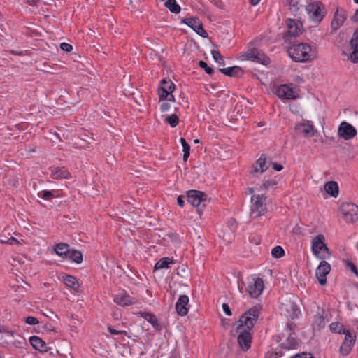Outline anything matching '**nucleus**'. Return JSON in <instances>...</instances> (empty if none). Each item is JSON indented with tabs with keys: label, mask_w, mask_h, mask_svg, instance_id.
Returning a JSON list of instances; mask_svg holds the SVG:
<instances>
[{
	"label": "nucleus",
	"mask_w": 358,
	"mask_h": 358,
	"mask_svg": "<svg viewBox=\"0 0 358 358\" xmlns=\"http://www.w3.org/2000/svg\"><path fill=\"white\" fill-rule=\"evenodd\" d=\"M166 100H167L168 101H170V102H174L175 101V97L172 94V93H170V94L169 95L168 98L166 99Z\"/></svg>",
	"instance_id": "0e129e2a"
},
{
	"label": "nucleus",
	"mask_w": 358,
	"mask_h": 358,
	"mask_svg": "<svg viewBox=\"0 0 358 358\" xmlns=\"http://www.w3.org/2000/svg\"><path fill=\"white\" fill-rule=\"evenodd\" d=\"M211 54H212L213 58L214 59L215 61L218 62L220 64H222V65L224 64V58L221 55V54L220 53L219 51L213 50L211 51Z\"/></svg>",
	"instance_id": "79ce46f5"
},
{
	"label": "nucleus",
	"mask_w": 358,
	"mask_h": 358,
	"mask_svg": "<svg viewBox=\"0 0 358 358\" xmlns=\"http://www.w3.org/2000/svg\"><path fill=\"white\" fill-rule=\"evenodd\" d=\"M272 168L277 171H280L283 169L281 164H279L276 162L272 163Z\"/></svg>",
	"instance_id": "13d9d810"
},
{
	"label": "nucleus",
	"mask_w": 358,
	"mask_h": 358,
	"mask_svg": "<svg viewBox=\"0 0 358 358\" xmlns=\"http://www.w3.org/2000/svg\"><path fill=\"white\" fill-rule=\"evenodd\" d=\"M311 250L313 255L320 259H326L331 256V252L325 243V237L323 234H318L312 238Z\"/></svg>",
	"instance_id": "7ed1b4c3"
},
{
	"label": "nucleus",
	"mask_w": 358,
	"mask_h": 358,
	"mask_svg": "<svg viewBox=\"0 0 358 358\" xmlns=\"http://www.w3.org/2000/svg\"><path fill=\"white\" fill-rule=\"evenodd\" d=\"M259 1L260 0H250V3L252 6H256L257 4L259 3Z\"/></svg>",
	"instance_id": "338daca9"
},
{
	"label": "nucleus",
	"mask_w": 358,
	"mask_h": 358,
	"mask_svg": "<svg viewBox=\"0 0 358 358\" xmlns=\"http://www.w3.org/2000/svg\"><path fill=\"white\" fill-rule=\"evenodd\" d=\"M55 252L63 259L68 257L69 245L64 243H59L55 245Z\"/></svg>",
	"instance_id": "bb28decb"
},
{
	"label": "nucleus",
	"mask_w": 358,
	"mask_h": 358,
	"mask_svg": "<svg viewBox=\"0 0 358 358\" xmlns=\"http://www.w3.org/2000/svg\"><path fill=\"white\" fill-rule=\"evenodd\" d=\"M49 350H50V348H48L46 343L43 341V345H42L37 350L41 352H48Z\"/></svg>",
	"instance_id": "bf43d9fd"
},
{
	"label": "nucleus",
	"mask_w": 358,
	"mask_h": 358,
	"mask_svg": "<svg viewBox=\"0 0 358 358\" xmlns=\"http://www.w3.org/2000/svg\"><path fill=\"white\" fill-rule=\"evenodd\" d=\"M330 331L333 333L345 334L348 330L338 322H333L329 325Z\"/></svg>",
	"instance_id": "2f4dec72"
},
{
	"label": "nucleus",
	"mask_w": 358,
	"mask_h": 358,
	"mask_svg": "<svg viewBox=\"0 0 358 358\" xmlns=\"http://www.w3.org/2000/svg\"><path fill=\"white\" fill-rule=\"evenodd\" d=\"M247 192L248 194H252L254 193V189L252 187H248Z\"/></svg>",
	"instance_id": "774afa93"
},
{
	"label": "nucleus",
	"mask_w": 358,
	"mask_h": 358,
	"mask_svg": "<svg viewBox=\"0 0 358 358\" xmlns=\"http://www.w3.org/2000/svg\"><path fill=\"white\" fill-rule=\"evenodd\" d=\"M51 173L53 179H69L71 177L68 170L62 167L51 169Z\"/></svg>",
	"instance_id": "393cba45"
},
{
	"label": "nucleus",
	"mask_w": 358,
	"mask_h": 358,
	"mask_svg": "<svg viewBox=\"0 0 358 358\" xmlns=\"http://www.w3.org/2000/svg\"><path fill=\"white\" fill-rule=\"evenodd\" d=\"M271 255L274 258H280L285 255V251L281 246H275L271 250Z\"/></svg>",
	"instance_id": "ea45409f"
},
{
	"label": "nucleus",
	"mask_w": 358,
	"mask_h": 358,
	"mask_svg": "<svg viewBox=\"0 0 358 358\" xmlns=\"http://www.w3.org/2000/svg\"><path fill=\"white\" fill-rule=\"evenodd\" d=\"M278 184L277 181L275 180H265L262 185L260 186L261 190H267L270 187L275 186Z\"/></svg>",
	"instance_id": "a19ab883"
},
{
	"label": "nucleus",
	"mask_w": 358,
	"mask_h": 358,
	"mask_svg": "<svg viewBox=\"0 0 358 358\" xmlns=\"http://www.w3.org/2000/svg\"><path fill=\"white\" fill-rule=\"evenodd\" d=\"M176 274L183 279H188L189 270L187 266L185 264L179 266L176 269Z\"/></svg>",
	"instance_id": "72a5a7b5"
},
{
	"label": "nucleus",
	"mask_w": 358,
	"mask_h": 358,
	"mask_svg": "<svg viewBox=\"0 0 358 358\" xmlns=\"http://www.w3.org/2000/svg\"><path fill=\"white\" fill-rule=\"evenodd\" d=\"M108 329L109 332L111 334H113V335H119V334L127 335V331H126L116 330V329H113L112 327H110V326L108 327Z\"/></svg>",
	"instance_id": "3c124183"
},
{
	"label": "nucleus",
	"mask_w": 358,
	"mask_h": 358,
	"mask_svg": "<svg viewBox=\"0 0 358 358\" xmlns=\"http://www.w3.org/2000/svg\"><path fill=\"white\" fill-rule=\"evenodd\" d=\"M346 262V266L348 268H349V269L353 273H355V275L358 277V271L355 266V265L350 261H349L348 259H347L345 261Z\"/></svg>",
	"instance_id": "49530a36"
},
{
	"label": "nucleus",
	"mask_w": 358,
	"mask_h": 358,
	"mask_svg": "<svg viewBox=\"0 0 358 358\" xmlns=\"http://www.w3.org/2000/svg\"><path fill=\"white\" fill-rule=\"evenodd\" d=\"M182 22L187 24L201 37H208V33L203 29V24L198 17L184 18Z\"/></svg>",
	"instance_id": "9d476101"
},
{
	"label": "nucleus",
	"mask_w": 358,
	"mask_h": 358,
	"mask_svg": "<svg viewBox=\"0 0 358 358\" xmlns=\"http://www.w3.org/2000/svg\"><path fill=\"white\" fill-rule=\"evenodd\" d=\"M25 322L28 324H36L38 323V320L37 318L34 317H31V316H29L27 317H26L25 319Z\"/></svg>",
	"instance_id": "603ef678"
},
{
	"label": "nucleus",
	"mask_w": 358,
	"mask_h": 358,
	"mask_svg": "<svg viewBox=\"0 0 358 358\" xmlns=\"http://www.w3.org/2000/svg\"><path fill=\"white\" fill-rule=\"evenodd\" d=\"M338 135L344 140H350L357 135V130L350 124L342 122L338 128Z\"/></svg>",
	"instance_id": "ddd939ff"
},
{
	"label": "nucleus",
	"mask_w": 358,
	"mask_h": 358,
	"mask_svg": "<svg viewBox=\"0 0 358 358\" xmlns=\"http://www.w3.org/2000/svg\"><path fill=\"white\" fill-rule=\"evenodd\" d=\"M264 288V285L262 279L257 278L254 279L252 283L248 286L247 292L251 298L256 299L262 294Z\"/></svg>",
	"instance_id": "4468645a"
},
{
	"label": "nucleus",
	"mask_w": 358,
	"mask_h": 358,
	"mask_svg": "<svg viewBox=\"0 0 358 358\" xmlns=\"http://www.w3.org/2000/svg\"><path fill=\"white\" fill-rule=\"evenodd\" d=\"M113 301L122 306L132 305L136 303L135 299L131 297L126 292H122L115 296Z\"/></svg>",
	"instance_id": "412c9836"
},
{
	"label": "nucleus",
	"mask_w": 358,
	"mask_h": 358,
	"mask_svg": "<svg viewBox=\"0 0 358 358\" xmlns=\"http://www.w3.org/2000/svg\"><path fill=\"white\" fill-rule=\"evenodd\" d=\"M220 71L229 77H241L243 75L244 72L242 68L238 66L220 69Z\"/></svg>",
	"instance_id": "b1692460"
},
{
	"label": "nucleus",
	"mask_w": 358,
	"mask_h": 358,
	"mask_svg": "<svg viewBox=\"0 0 358 358\" xmlns=\"http://www.w3.org/2000/svg\"><path fill=\"white\" fill-rule=\"evenodd\" d=\"M187 201L193 206L197 207L199 213H201V208L200 206L205 207L210 202V199L201 191L190 190L187 192Z\"/></svg>",
	"instance_id": "39448f33"
},
{
	"label": "nucleus",
	"mask_w": 358,
	"mask_h": 358,
	"mask_svg": "<svg viewBox=\"0 0 358 358\" xmlns=\"http://www.w3.org/2000/svg\"><path fill=\"white\" fill-rule=\"evenodd\" d=\"M166 7L171 13L178 14L180 13L181 8L180 6L176 3V0H167L164 3Z\"/></svg>",
	"instance_id": "7c9ffc66"
},
{
	"label": "nucleus",
	"mask_w": 358,
	"mask_h": 358,
	"mask_svg": "<svg viewBox=\"0 0 358 358\" xmlns=\"http://www.w3.org/2000/svg\"><path fill=\"white\" fill-rule=\"evenodd\" d=\"M177 203L179 206H184L185 201L183 200V197L182 196H179L177 199Z\"/></svg>",
	"instance_id": "052dcab7"
},
{
	"label": "nucleus",
	"mask_w": 358,
	"mask_h": 358,
	"mask_svg": "<svg viewBox=\"0 0 358 358\" xmlns=\"http://www.w3.org/2000/svg\"><path fill=\"white\" fill-rule=\"evenodd\" d=\"M222 309L227 315H229V316L231 315V311L227 303L222 304Z\"/></svg>",
	"instance_id": "6e6d98bb"
},
{
	"label": "nucleus",
	"mask_w": 358,
	"mask_h": 358,
	"mask_svg": "<svg viewBox=\"0 0 358 358\" xmlns=\"http://www.w3.org/2000/svg\"><path fill=\"white\" fill-rule=\"evenodd\" d=\"M277 95L278 97L287 99H294L293 91L286 85H282L277 89Z\"/></svg>",
	"instance_id": "a878e982"
},
{
	"label": "nucleus",
	"mask_w": 358,
	"mask_h": 358,
	"mask_svg": "<svg viewBox=\"0 0 358 358\" xmlns=\"http://www.w3.org/2000/svg\"><path fill=\"white\" fill-rule=\"evenodd\" d=\"M43 329L50 331H55V328L52 327V326L48 327V325H43Z\"/></svg>",
	"instance_id": "e2e57ef3"
},
{
	"label": "nucleus",
	"mask_w": 358,
	"mask_h": 358,
	"mask_svg": "<svg viewBox=\"0 0 358 358\" xmlns=\"http://www.w3.org/2000/svg\"><path fill=\"white\" fill-rule=\"evenodd\" d=\"M189 302V298L187 295H181L176 303V310L180 316H185L187 314L188 309L187 305Z\"/></svg>",
	"instance_id": "aec40b11"
},
{
	"label": "nucleus",
	"mask_w": 358,
	"mask_h": 358,
	"mask_svg": "<svg viewBox=\"0 0 358 358\" xmlns=\"http://www.w3.org/2000/svg\"><path fill=\"white\" fill-rule=\"evenodd\" d=\"M260 309L258 306H253L243 313L236 322V331L239 332L237 341L241 348L246 351L250 348L252 336L250 331L257 321Z\"/></svg>",
	"instance_id": "f257e3e1"
},
{
	"label": "nucleus",
	"mask_w": 358,
	"mask_h": 358,
	"mask_svg": "<svg viewBox=\"0 0 358 358\" xmlns=\"http://www.w3.org/2000/svg\"><path fill=\"white\" fill-rule=\"evenodd\" d=\"M352 20L355 22H358V9L356 10L355 15L352 17Z\"/></svg>",
	"instance_id": "69168bd1"
},
{
	"label": "nucleus",
	"mask_w": 358,
	"mask_h": 358,
	"mask_svg": "<svg viewBox=\"0 0 358 358\" xmlns=\"http://www.w3.org/2000/svg\"><path fill=\"white\" fill-rule=\"evenodd\" d=\"M38 196L43 198L45 200H50L54 197L52 192L48 190H45L38 194Z\"/></svg>",
	"instance_id": "a18cd8bd"
},
{
	"label": "nucleus",
	"mask_w": 358,
	"mask_h": 358,
	"mask_svg": "<svg viewBox=\"0 0 358 358\" xmlns=\"http://www.w3.org/2000/svg\"><path fill=\"white\" fill-rule=\"evenodd\" d=\"M199 66L201 68L205 70L206 73H208V75H212L213 73V69L208 66V64L205 62H203L202 60L199 61Z\"/></svg>",
	"instance_id": "c03bdc74"
},
{
	"label": "nucleus",
	"mask_w": 358,
	"mask_h": 358,
	"mask_svg": "<svg viewBox=\"0 0 358 358\" xmlns=\"http://www.w3.org/2000/svg\"><path fill=\"white\" fill-rule=\"evenodd\" d=\"M143 317L147 320L154 327L159 326L157 317L152 313H146Z\"/></svg>",
	"instance_id": "58836bf2"
},
{
	"label": "nucleus",
	"mask_w": 358,
	"mask_h": 358,
	"mask_svg": "<svg viewBox=\"0 0 358 358\" xmlns=\"http://www.w3.org/2000/svg\"><path fill=\"white\" fill-rule=\"evenodd\" d=\"M306 9L311 19L315 22H320L324 16L322 13L324 4L321 1L310 3L306 6Z\"/></svg>",
	"instance_id": "1a4fd4ad"
},
{
	"label": "nucleus",
	"mask_w": 358,
	"mask_h": 358,
	"mask_svg": "<svg viewBox=\"0 0 358 358\" xmlns=\"http://www.w3.org/2000/svg\"><path fill=\"white\" fill-rule=\"evenodd\" d=\"M29 342L32 347L36 350H38L42 345H43V341L36 336H31L29 338Z\"/></svg>",
	"instance_id": "e433bc0d"
},
{
	"label": "nucleus",
	"mask_w": 358,
	"mask_h": 358,
	"mask_svg": "<svg viewBox=\"0 0 358 358\" xmlns=\"http://www.w3.org/2000/svg\"><path fill=\"white\" fill-rule=\"evenodd\" d=\"M324 189L330 196L337 197L338 195V185L335 181L327 182L324 185Z\"/></svg>",
	"instance_id": "cd10ccee"
},
{
	"label": "nucleus",
	"mask_w": 358,
	"mask_h": 358,
	"mask_svg": "<svg viewBox=\"0 0 358 358\" xmlns=\"http://www.w3.org/2000/svg\"><path fill=\"white\" fill-rule=\"evenodd\" d=\"M243 59H248L257 63L267 65L271 60L261 50L257 48H251L241 55Z\"/></svg>",
	"instance_id": "423d86ee"
},
{
	"label": "nucleus",
	"mask_w": 358,
	"mask_h": 358,
	"mask_svg": "<svg viewBox=\"0 0 358 358\" xmlns=\"http://www.w3.org/2000/svg\"><path fill=\"white\" fill-rule=\"evenodd\" d=\"M343 217L346 222H354L358 220V206L352 203H343L341 206Z\"/></svg>",
	"instance_id": "6e6552de"
},
{
	"label": "nucleus",
	"mask_w": 358,
	"mask_h": 358,
	"mask_svg": "<svg viewBox=\"0 0 358 358\" xmlns=\"http://www.w3.org/2000/svg\"><path fill=\"white\" fill-rule=\"evenodd\" d=\"M344 340L340 347V352L343 355H348L355 343L356 336L353 331L348 330L345 334Z\"/></svg>",
	"instance_id": "f8f14e48"
},
{
	"label": "nucleus",
	"mask_w": 358,
	"mask_h": 358,
	"mask_svg": "<svg viewBox=\"0 0 358 358\" xmlns=\"http://www.w3.org/2000/svg\"><path fill=\"white\" fill-rule=\"evenodd\" d=\"M47 3L44 0H38L36 7L44 11L47 8Z\"/></svg>",
	"instance_id": "864d4df0"
},
{
	"label": "nucleus",
	"mask_w": 358,
	"mask_h": 358,
	"mask_svg": "<svg viewBox=\"0 0 358 358\" xmlns=\"http://www.w3.org/2000/svg\"><path fill=\"white\" fill-rule=\"evenodd\" d=\"M346 19L345 13L343 10L338 11V10L334 14V18L331 21V28L333 30L336 31L343 24Z\"/></svg>",
	"instance_id": "4be33fe9"
},
{
	"label": "nucleus",
	"mask_w": 358,
	"mask_h": 358,
	"mask_svg": "<svg viewBox=\"0 0 358 358\" xmlns=\"http://www.w3.org/2000/svg\"><path fill=\"white\" fill-rule=\"evenodd\" d=\"M169 94L170 93L165 89L162 88L161 86L158 88V95L160 101L166 100V99L168 98Z\"/></svg>",
	"instance_id": "37998d69"
},
{
	"label": "nucleus",
	"mask_w": 358,
	"mask_h": 358,
	"mask_svg": "<svg viewBox=\"0 0 358 358\" xmlns=\"http://www.w3.org/2000/svg\"><path fill=\"white\" fill-rule=\"evenodd\" d=\"M280 309L285 313V315L287 317H289L292 320L298 317L300 313V310L295 303L291 301H287L285 303H282Z\"/></svg>",
	"instance_id": "dca6fc26"
},
{
	"label": "nucleus",
	"mask_w": 358,
	"mask_h": 358,
	"mask_svg": "<svg viewBox=\"0 0 358 358\" xmlns=\"http://www.w3.org/2000/svg\"><path fill=\"white\" fill-rule=\"evenodd\" d=\"M63 281L66 286L72 288L75 291H78L80 285L75 277L66 275L64 276Z\"/></svg>",
	"instance_id": "c85d7f7f"
},
{
	"label": "nucleus",
	"mask_w": 358,
	"mask_h": 358,
	"mask_svg": "<svg viewBox=\"0 0 358 358\" xmlns=\"http://www.w3.org/2000/svg\"><path fill=\"white\" fill-rule=\"evenodd\" d=\"M266 155H262L255 162L252 166V170L250 173L252 177H255V174L257 173L259 171L262 173L267 170L268 166L266 164Z\"/></svg>",
	"instance_id": "a211bd4d"
},
{
	"label": "nucleus",
	"mask_w": 358,
	"mask_h": 358,
	"mask_svg": "<svg viewBox=\"0 0 358 358\" xmlns=\"http://www.w3.org/2000/svg\"><path fill=\"white\" fill-rule=\"evenodd\" d=\"M295 131L304 137L310 138L314 136L316 130L310 121L303 120V122L295 125Z\"/></svg>",
	"instance_id": "9b49d317"
},
{
	"label": "nucleus",
	"mask_w": 358,
	"mask_h": 358,
	"mask_svg": "<svg viewBox=\"0 0 358 358\" xmlns=\"http://www.w3.org/2000/svg\"><path fill=\"white\" fill-rule=\"evenodd\" d=\"M289 57L296 62H308L317 57V50L308 43L294 44L287 50Z\"/></svg>",
	"instance_id": "f03ea898"
},
{
	"label": "nucleus",
	"mask_w": 358,
	"mask_h": 358,
	"mask_svg": "<svg viewBox=\"0 0 358 358\" xmlns=\"http://www.w3.org/2000/svg\"><path fill=\"white\" fill-rule=\"evenodd\" d=\"M324 310L322 309L313 317V327L314 329L320 330L326 324V317L324 316Z\"/></svg>",
	"instance_id": "5701e85b"
},
{
	"label": "nucleus",
	"mask_w": 358,
	"mask_h": 358,
	"mask_svg": "<svg viewBox=\"0 0 358 358\" xmlns=\"http://www.w3.org/2000/svg\"><path fill=\"white\" fill-rule=\"evenodd\" d=\"M1 244H8V245H13V244H18L19 241L14 237H10L8 240H1Z\"/></svg>",
	"instance_id": "09e8293b"
},
{
	"label": "nucleus",
	"mask_w": 358,
	"mask_h": 358,
	"mask_svg": "<svg viewBox=\"0 0 358 358\" xmlns=\"http://www.w3.org/2000/svg\"><path fill=\"white\" fill-rule=\"evenodd\" d=\"M180 141L183 148V160L186 162L188 157H189L190 145L187 143L185 139L183 138H181Z\"/></svg>",
	"instance_id": "c9c22d12"
},
{
	"label": "nucleus",
	"mask_w": 358,
	"mask_h": 358,
	"mask_svg": "<svg viewBox=\"0 0 358 358\" xmlns=\"http://www.w3.org/2000/svg\"><path fill=\"white\" fill-rule=\"evenodd\" d=\"M37 1H38V0H27V3L29 6H36V5H37Z\"/></svg>",
	"instance_id": "680f3d73"
},
{
	"label": "nucleus",
	"mask_w": 358,
	"mask_h": 358,
	"mask_svg": "<svg viewBox=\"0 0 358 358\" xmlns=\"http://www.w3.org/2000/svg\"><path fill=\"white\" fill-rule=\"evenodd\" d=\"M291 358H314V357L312 356L311 354L304 352V353H301V354H297Z\"/></svg>",
	"instance_id": "5fc2aeb1"
},
{
	"label": "nucleus",
	"mask_w": 358,
	"mask_h": 358,
	"mask_svg": "<svg viewBox=\"0 0 358 358\" xmlns=\"http://www.w3.org/2000/svg\"><path fill=\"white\" fill-rule=\"evenodd\" d=\"M331 266L324 259L319 264L316 269V277L318 279L319 283L321 285H324L327 283L326 275L330 272Z\"/></svg>",
	"instance_id": "2eb2a0df"
},
{
	"label": "nucleus",
	"mask_w": 358,
	"mask_h": 358,
	"mask_svg": "<svg viewBox=\"0 0 358 358\" xmlns=\"http://www.w3.org/2000/svg\"><path fill=\"white\" fill-rule=\"evenodd\" d=\"M60 48L64 52H69L72 50L73 47L71 44L66 43H62L60 44Z\"/></svg>",
	"instance_id": "8fccbe9b"
},
{
	"label": "nucleus",
	"mask_w": 358,
	"mask_h": 358,
	"mask_svg": "<svg viewBox=\"0 0 358 358\" xmlns=\"http://www.w3.org/2000/svg\"><path fill=\"white\" fill-rule=\"evenodd\" d=\"M166 122L171 127H176L179 123V117L176 114H172L171 115L166 117Z\"/></svg>",
	"instance_id": "4c0bfd02"
},
{
	"label": "nucleus",
	"mask_w": 358,
	"mask_h": 358,
	"mask_svg": "<svg viewBox=\"0 0 358 358\" xmlns=\"http://www.w3.org/2000/svg\"><path fill=\"white\" fill-rule=\"evenodd\" d=\"M266 197L262 195H253L251 197V209H250V217L254 218L259 217L264 215L266 211Z\"/></svg>",
	"instance_id": "20e7f679"
},
{
	"label": "nucleus",
	"mask_w": 358,
	"mask_h": 358,
	"mask_svg": "<svg viewBox=\"0 0 358 358\" xmlns=\"http://www.w3.org/2000/svg\"><path fill=\"white\" fill-rule=\"evenodd\" d=\"M296 324L293 322H288L284 328V331L287 334V338L285 343L281 344L282 347L286 349L295 348L298 345L294 329Z\"/></svg>",
	"instance_id": "0eeeda50"
},
{
	"label": "nucleus",
	"mask_w": 358,
	"mask_h": 358,
	"mask_svg": "<svg viewBox=\"0 0 358 358\" xmlns=\"http://www.w3.org/2000/svg\"><path fill=\"white\" fill-rule=\"evenodd\" d=\"M170 108V104L166 102L162 103L160 105V110L162 112L168 111Z\"/></svg>",
	"instance_id": "4d7b16f0"
},
{
	"label": "nucleus",
	"mask_w": 358,
	"mask_h": 358,
	"mask_svg": "<svg viewBox=\"0 0 358 358\" xmlns=\"http://www.w3.org/2000/svg\"><path fill=\"white\" fill-rule=\"evenodd\" d=\"M68 257L76 264H81L83 262V254L77 250H69Z\"/></svg>",
	"instance_id": "c756f323"
},
{
	"label": "nucleus",
	"mask_w": 358,
	"mask_h": 358,
	"mask_svg": "<svg viewBox=\"0 0 358 358\" xmlns=\"http://www.w3.org/2000/svg\"><path fill=\"white\" fill-rule=\"evenodd\" d=\"M350 46L352 50L350 55V59L354 62H358V29H356L350 40Z\"/></svg>",
	"instance_id": "6ab92c4d"
},
{
	"label": "nucleus",
	"mask_w": 358,
	"mask_h": 358,
	"mask_svg": "<svg viewBox=\"0 0 358 358\" xmlns=\"http://www.w3.org/2000/svg\"><path fill=\"white\" fill-rule=\"evenodd\" d=\"M173 263L172 259L169 257H164L159 259L155 265V270L168 268L170 264Z\"/></svg>",
	"instance_id": "473e14b6"
},
{
	"label": "nucleus",
	"mask_w": 358,
	"mask_h": 358,
	"mask_svg": "<svg viewBox=\"0 0 358 358\" xmlns=\"http://www.w3.org/2000/svg\"><path fill=\"white\" fill-rule=\"evenodd\" d=\"M161 87L168 91L169 93H173L175 90L176 86L174 83L170 80H166V79H162L160 82Z\"/></svg>",
	"instance_id": "f704fd0d"
},
{
	"label": "nucleus",
	"mask_w": 358,
	"mask_h": 358,
	"mask_svg": "<svg viewBox=\"0 0 358 358\" xmlns=\"http://www.w3.org/2000/svg\"><path fill=\"white\" fill-rule=\"evenodd\" d=\"M66 346L64 349L57 350L56 353L66 358V354H70V348L68 343H66Z\"/></svg>",
	"instance_id": "de8ad7c7"
},
{
	"label": "nucleus",
	"mask_w": 358,
	"mask_h": 358,
	"mask_svg": "<svg viewBox=\"0 0 358 358\" xmlns=\"http://www.w3.org/2000/svg\"><path fill=\"white\" fill-rule=\"evenodd\" d=\"M286 24L288 30L285 36V39H287V36H298L301 33L302 24L296 22L295 20L288 19L286 21Z\"/></svg>",
	"instance_id": "f3484780"
}]
</instances>
